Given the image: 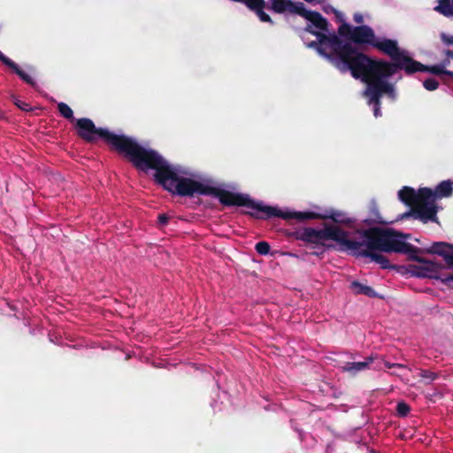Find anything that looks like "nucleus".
<instances>
[{
  "label": "nucleus",
  "instance_id": "obj_1",
  "mask_svg": "<svg viewBox=\"0 0 453 453\" xmlns=\"http://www.w3.org/2000/svg\"><path fill=\"white\" fill-rule=\"evenodd\" d=\"M156 180L169 192L181 196H193L195 195H212L218 197L225 205L245 206L250 209L247 213L257 219H269L279 217L288 219L291 216L302 218L306 214H297L290 211H282L280 209L264 204L261 201H255L248 195L234 194L216 188L211 180L189 168L169 165L160 157L154 169ZM310 215H308L309 217Z\"/></svg>",
  "mask_w": 453,
  "mask_h": 453
},
{
  "label": "nucleus",
  "instance_id": "obj_2",
  "mask_svg": "<svg viewBox=\"0 0 453 453\" xmlns=\"http://www.w3.org/2000/svg\"><path fill=\"white\" fill-rule=\"evenodd\" d=\"M303 235L305 241L312 243L324 245L327 241H334L342 250L357 257H371L382 268H388L389 261L375 251L403 253L409 255L412 260L423 261L417 256L418 250L403 241L409 235H403L390 229L357 231L351 235L338 226L326 225L322 229L306 228Z\"/></svg>",
  "mask_w": 453,
  "mask_h": 453
},
{
  "label": "nucleus",
  "instance_id": "obj_3",
  "mask_svg": "<svg viewBox=\"0 0 453 453\" xmlns=\"http://www.w3.org/2000/svg\"><path fill=\"white\" fill-rule=\"evenodd\" d=\"M276 13L297 14L309 23L305 32L314 35L316 41L306 42L310 48H315L319 55L328 58L340 71L347 72L356 58L363 55L357 52L350 42H343L334 33H329L327 20L319 12L305 9L301 2L282 0L273 4Z\"/></svg>",
  "mask_w": 453,
  "mask_h": 453
},
{
  "label": "nucleus",
  "instance_id": "obj_4",
  "mask_svg": "<svg viewBox=\"0 0 453 453\" xmlns=\"http://www.w3.org/2000/svg\"><path fill=\"white\" fill-rule=\"evenodd\" d=\"M79 135L88 142L103 138L115 150L127 156L141 170L155 169L160 155L150 149L141 146L134 139L110 132L105 128L96 127L89 119H80L76 122Z\"/></svg>",
  "mask_w": 453,
  "mask_h": 453
},
{
  "label": "nucleus",
  "instance_id": "obj_5",
  "mask_svg": "<svg viewBox=\"0 0 453 453\" xmlns=\"http://www.w3.org/2000/svg\"><path fill=\"white\" fill-rule=\"evenodd\" d=\"M349 71L353 77L361 78L367 84L364 96L368 98L369 104L374 105V116L380 117V97L384 94L392 99L396 96L394 86L387 81V78L395 73V67L388 62L372 60L365 55H360L349 65Z\"/></svg>",
  "mask_w": 453,
  "mask_h": 453
},
{
  "label": "nucleus",
  "instance_id": "obj_6",
  "mask_svg": "<svg viewBox=\"0 0 453 453\" xmlns=\"http://www.w3.org/2000/svg\"><path fill=\"white\" fill-rule=\"evenodd\" d=\"M452 192L453 182L450 180L441 181L434 192L427 188H420L416 192L411 188L403 187L398 191V197L403 203L411 205L412 209L411 211L404 213L403 218L412 215L425 223L429 220L436 221L435 199L450 196Z\"/></svg>",
  "mask_w": 453,
  "mask_h": 453
},
{
  "label": "nucleus",
  "instance_id": "obj_7",
  "mask_svg": "<svg viewBox=\"0 0 453 453\" xmlns=\"http://www.w3.org/2000/svg\"><path fill=\"white\" fill-rule=\"evenodd\" d=\"M373 47L389 56L395 62V65L390 64L395 67V71L400 68L408 73H412L420 65L419 62L414 61L408 56L407 51L400 50L395 40L377 37Z\"/></svg>",
  "mask_w": 453,
  "mask_h": 453
},
{
  "label": "nucleus",
  "instance_id": "obj_8",
  "mask_svg": "<svg viewBox=\"0 0 453 453\" xmlns=\"http://www.w3.org/2000/svg\"><path fill=\"white\" fill-rule=\"evenodd\" d=\"M339 35L357 43H366L373 46L376 36L373 30L368 26L351 27L342 24L339 27Z\"/></svg>",
  "mask_w": 453,
  "mask_h": 453
},
{
  "label": "nucleus",
  "instance_id": "obj_9",
  "mask_svg": "<svg viewBox=\"0 0 453 453\" xmlns=\"http://www.w3.org/2000/svg\"><path fill=\"white\" fill-rule=\"evenodd\" d=\"M291 211L294 212L293 211ZM295 212L297 214L298 213L299 214H306V215H311V216H309V217L307 216L305 218L301 219L300 217H297L296 215V216L288 217L287 219H295L298 221H303L306 219L321 218V219H331L335 223H342V224L352 223V220L344 212H342V211H331L326 212L324 215H319L315 212H310V211H307V212L295 211Z\"/></svg>",
  "mask_w": 453,
  "mask_h": 453
},
{
  "label": "nucleus",
  "instance_id": "obj_10",
  "mask_svg": "<svg viewBox=\"0 0 453 453\" xmlns=\"http://www.w3.org/2000/svg\"><path fill=\"white\" fill-rule=\"evenodd\" d=\"M418 71H426L434 74H446L449 77H453V72L445 69V63H441L431 66H425L420 64L419 67L414 70V73Z\"/></svg>",
  "mask_w": 453,
  "mask_h": 453
},
{
  "label": "nucleus",
  "instance_id": "obj_11",
  "mask_svg": "<svg viewBox=\"0 0 453 453\" xmlns=\"http://www.w3.org/2000/svg\"><path fill=\"white\" fill-rule=\"evenodd\" d=\"M373 361V357H370L366 358L364 362H351L347 363L343 367L342 370L346 372H349L353 374H356L357 372L365 370L369 367V365Z\"/></svg>",
  "mask_w": 453,
  "mask_h": 453
},
{
  "label": "nucleus",
  "instance_id": "obj_12",
  "mask_svg": "<svg viewBox=\"0 0 453 453\" xmlns=\"http://www.w3.org/2000/svg\"><path fill=\"white\" fill-rule=\"evenodd\" d=\"M434 10L445 17H453V0H438Z\"/></svg>",
  "mask_w": 453,
  "mask_h": 453
},
{
  "label": "nucleus",
  "instance_id": "obj_13",
  "mask_svg": "<svg viewBox=\"0 0 453 453\" xmlns=\"http://www.w3.org/2000/svg\"><path fill=\"white\" fill-rule=\"evenodd\" d=\"M5 65L12 68L15 72V73H17L20 77V79H22L27 84H29L33 87L36 86V83L33 80V78L28 73H27L23 70H21L19 68V66L15 62H13L12 59H9L8 62L5 64Z\"/></svg>",
  "mask_w": 453,
  "mask_h": 453
},
{
  "label": "nucleus",
  "instance_id": "obj_14",
  "mask_svg": "<svg viewBox=\"0 0 453 453\" xmlns=\"http://www.w3.org/2000/svg\"><path fill=\"white\" fill-rule=\"evenodd\" d=\"M350 289L352 290L353 293H355L357 295L363 294L367 296H375V292L372 288H370L366 285H364L360 282H357V281L351 282Z\"/></svg>",
  "mask_w": 453,
  "mask_h": 453
},
{
  "label": "nucleus",
  "instance_id": "obj_15",
  "mask_svg": "<svg viewBox=\"0 0 453 453\" xmlns=\"http://www.w3.org/2000/svg\"><path fill=\"white\" fill-rule=\"evenodd\" d=\"M58 108L63 117L68 119H73V110L66 104L59 103Z\"/></svg>",
  "mask_w": 453,
  "mask_h": 453
},
{
  "label": "nucleus",
  "instance_id": "obj_16",
  "mask_svg": "<svg viewBox=\"0 0 453 453\" xmlns=\"http://www.w3.org/2000/svg\"><path fill=\"white\" fill-rule=\"evenodd\" d=\"M423 86L426 90L434 91L438 88L439 82L434 78H429L423 81Z\"/></svg>",
  "mask_w": 453,
  "mask_h": 453
},
{
  "label": "nucleus",
  "instance_id": "obj_17",
  "mask_svg": "<svg viewBox=\"0 0 453 453\" xmlns=\"http://www.w3.org/2000/svg\"><path fill=\"white\" fill-rule=\"evenodd\" d=\"M256 251L260 255H267L270 252V245L266 242H259L256 244Z\"/></svg>",
  "mask_w": 453,
  "mask_h": 453
},
{
  "label": "nucleus",
  "instance_id": "obj_18",
  "mask_svg": "<svg viewBox=\"0 0 453 453\" xmlns=\"http://www.w3.org/2000/svg\"><path fill=\"white\" fill-rule=\"evenodd\" d=\"M419 376L423 378L426 383H430L437 378L436 373L427 370H420Z\"/></svg>",
  "mask_w": 453,
  "mask_h": 453
},
{
  "label": "nucleus",
  "instance_id": "obj_19",
  "mask_svg": "<svg viewBox=\"0 0 453 453\" xmlns=\"http://www.w3.org/2000/svg\"><path fill=\"white\" fill-rule=\"evenodd\" d=\"M396 410H397V413L399 414V416L404 417L409 413L410 407L405 403H399L397 404Z\"/></svg>",
  "mask_w": 453,
  "mask_h": 453
},
{
  "label": "nucleus",
  "instance_id": "obj_20",
  "mask_svg": "<svg viewBox=\"0 0 453 453\" xmlns=\"http://www.w3.org/2000/svg\"><path fill=\"white\" fill-rule=\"evenodd\" d=\"M441 39L446 45H453V35L445 33L441 34Z\"/></svg>",
  "mask_w": 453,
  "mask_h": 453
},
{
  "label": "nucleus",
  "instance_id": "obj_21",
  "mask_svg": "<svg viewBox=\"0 0 453 453\" xmlns=\"http://www.w3.org/2000/svg\"><path fill=\"white\" fill-rule=\"evenodd\" d=\"M14 104L19 108L21 109L22 111H28L31 108L29 107V105L25 103V102H22L20 100H18V99H15L14 100Z\"/></svg>",
  "mask_w": 453,
  "mask_h": 453
},
{
  "label": "nucleus",
  "instance_id": "obj_22",
  "mask_svg": "<svg viewBox=\"0 0 453 453\" xmlns=\"http://www.w3.org/2000/svg\"><path fill=\"white\" fill-rule=\"evenodd\" d=\"M445 54L448 57V59H445L441 63H445V69H447V67L449 65V58L453 59V50H447Z\"/></svg>",
  "mask_w": 453,
  "mask_h": 453
},
{
  "label": "nucleus",
  "instance_id": "obj_23",
  "mask_svg": "<svg viewBox=\"0 0 453 453\" xmlns=\"http://www.w3.org/2000/svg\"><path fill=\"white\" fill-rule=\"evenodd\" d=\"M384 365H385V366H386L387 368H389V369H390V368H393V367L407 368V366H406V365H402V364H395V363H394V364H392V363H389V362H388V361H385V362H384Z\"/></svg>",
  "mask_w": 453,
  "mask_h": 453
},
{
  "label": "nucleus",
  "instance_id": "obj_24",
  "mask_svg": "<svg viewBox=\"0 0 453 453\" xmlns=\"http://www.w3.org/2000/svg\"><path fill=\"white\" fill-rule=\"evenodd\" d=\"M426 264V268L430 271V272H434L436 271V269L438 268V266L436 265V264L434 263H431V262H425Z\"/></svg>",
  "mask_w": 453,
  "mask_h": 453
},
{
  "label": "nucleus",
  "instance_id": "obj_25",
  "mask_svg": "<svg viewBox=\"0 0 453 453\" xmlns=\"http://www.w3.org/2000/svg\"><path fill=\"white\" fill-rule=\"evenodd\" d=\"M168 219L169 218L165 214H161L158 216V222L161 226L165 225L168 222Z\"/></svg>",
  "mask_w": 453,
  "mask_h": 453
},
{
  "label": "nucleus",
  "instance_id": "obj_26",
  "mask_svg": "<svg viewBox=\"0 0 453 453\" xmlns=\"http://www.w3.org/2000/svg\"><path fill=\"white\" fill-rule=\"evenodd\" d=\"M353 19L356 23L357 24H361L364 20V18H363V15L360 14V13H355L354 14V17H353Z\"/></svg>",
  "mask_w": 453,
  "mask_h": 453
},
{
  "label": "nucleus",
  "instance_id": "obj_27",
  "mask_svg": "<svg viewBox=\"0 0 453 453\" xmlns=\"http://www.w3.org/2000/svg\"><path fill=\"white\" fill-rule=\"evenodd\" d=\"M372 212H373V214H374V216H375V218H374V219H373L374 221L381 222V221L380 220V218H379V215H378V210H377V207H376L375 203H372Z\"/></svg>",
  "mask_w": 453,
  "mask_h": 453
},
{
  "label": "nucleus",
  "instance_id": "obj_28",
  "mask_svg": "<svg viewBox=\"0 0 453 453\" xmlns=\"http://www.w3.org/2000/svg\"><path fill=\"white\" fill-rule=\"evenodd\" d=\"M10 58H7L6 56H4L1 51H0V61H2L4 65L8 62Z\"/></svg>",
  "mask_w": 453,
  "mask_h": 453
},
{
  "label": "nucleus",
  "instance_id": "obj_29",
  "mask_svg": "<svg viewBox=\"0 0 453 453\" xmlns=\"http://www.w3.org/2000/svg\"><path fill=\"white\" fill-rule=\"evenodd\" d=\"M28 70L33 71L34 68L32 66H28Z\"/></svg>",
  "mask_w": 453,
  "mask_h": 453
}]
</instances>
